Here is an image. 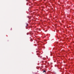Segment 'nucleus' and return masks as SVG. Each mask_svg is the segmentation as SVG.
Masks as SVG:
<instances>
[{"label":"nucleus","instance_id":"f257e3e1","mask_svg":"<svg viewBox=\"0 0 74 74\" xmlns=\"http://www.w3.org/2000/svg\"><path fill=\"white\" fill-rule=\"evenodd\" d=\"M43 73H46V71H44Z\"/></svg>","mask_w":74,"mask_h":74},{"label":"nucleus","instance_id":"f03ea898","mask_svg":"<svg viewBox=\"0 0 74 74\" xmlns=\"http://www.w3.org/2000/svg\"><path fill=\"white\" fill-rule=\"evenodd\" d=\"M26 27H27V24H26V26H25Z\"/></svg>","mask_w":74,"mask_h":74},{"label":"nucleus","instance_id":"20e7f679","mask_svg":"<svg viewBox=\"0 0 74 74\" xmlns=\"http://www.w3.org/2000/svg\"><path fill=\"white\" fill-rule=\"evenodd\" d=\"M26 1H27V0H26Z\"/></svg>","mask_w":74,"mask_h":74},{"label":"nucleus","instance_id":"7ed1b4c3","mask_svg":"<svg viewBox=\"0 0 74 74\" xmlns=\"http://www.w3.org/2000/svg\"><path fill=\"white\" fill-rule=\"evenodd\" d=\"M27 35H29V33H27Z\"/></svg>","mask_w":74,"mask_h":74}]
</instances>
